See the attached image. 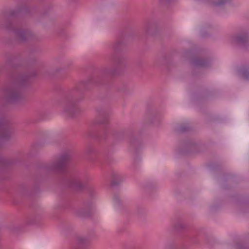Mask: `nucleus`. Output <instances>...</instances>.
<instances>
[{"label":"nucleus","mask_w":249,"mask_h":249,"mask_svg":"<svg viewBox=\"0 0 249 249\" xmlns=\"http://www.w3.org/2000/svg\"><path fill=\"white\" fill-rule=\"evenodd\" d=\"M189 129V126L185 125H182L179 127V131L180 132H185L188 131Z\"/></svg>","instance_id":"2eb2a0df"},{"label":"nucleus","mask_w":249,"mask_h":249,"mask_svg":"<svg viewBox=\"0 0 249 249\" xmlns=\"http://www.w3.org/2000/svg\"><path fill=\"white\" fill-rule=\"evenodd\" d=\"M70 158V156L67 154L62 155L52 163L48 164L46 167V170L49 171H62L65 169Z\"/></svg>","instance_id":"7ed1b4c3"},{"label":"nucleus","mask_w":249,"mask_h":249,"mask_svg":"<svg viewBox=\"0 0 249 249\" xmlns=\"http://www.w3.org/2000/svg\"><path fill=\"white\" fill-rule=\"evenodd\" d=\"M6 160L2 157H0V165L5 164Z\"/></svg>","instance_id":"f3484780"},{"label":"nucleus","mask_w":249,"mask_h":249,"mask_svg":"<svg viewBox=\"0 0 249 249\" xmlns=\"http://www.w3.org/2000/svg\"><path fill=\"white\" fill-rule=\"evenodd\" d=\"M206 61L204 60H198L196 61V64L198 66L204 67L206 66Z\"/></svg>","instance_id":"4468645a"},{"label":"nucleus","mask_w":249,"mask_h":249,"mask_svg":"<svg viewBox=\"0 0 249 249\" xmlns=\"http://www.w3.org/2000/svg\"><path fill=\"white\" fill-rule=\"evenodd\" d=\"M0 29L12 32L18 41H25L32 35L30 30L23 28L8 19H4L0 21Z\"/></svg>","instance_id":"f257e3e1"},{"label":"nucleus","mask_w":249,"mask_h":249,"mask_svg":"<svg viewBox=\"0 0 249 249\" xmlns=\"http://www.w3.org/2000/svg\"><path fill=\"white\" fill-rule=\"evenodd\" d=\"M1 92L2 97L9 102L18 101L21 97V94L19 89L13 86L4 88Z\"/></svg>","instance_id":"f03ea898"},{"label":"nucleus","mask_w":249,"mask_h":249,"mask_svg":"<svg viewBox=\"0 0 249 249\" xmlns=\"http://www.w3.org/2000/svg\"><path fill=\"white\" fill-rule=\"evenodd\" d=\"M93 151V149L92 147H89L87 150V153H92Z\"/></svg>","instance_id":"6ab92c4d"},{"label":"nucleus","mask_w":249,"mask_h":249,"mask_svg":"<svg viewBox=\"0 0 249 249\" xmlns=\"http://www.w3.org/2000/svg\"><path fill=\"white\" fill-rule=\"evenodd\" d=\"M27 79V77H24L23 79L19 80L18 81V85H23L24 83L26 81Z\"/></svg>","instance_id":"dca6fc26"},{"label":"nucleus","mask_w":249,"mask_h":249,"mask_svg":"<svg viewBox=\"0 0 249 249\" xmlns=\"http://www.w3.org/2000/svg\"><path fill=\"white\" fill-rule=\"evenodd\" d=\"M121 45L120 41L115 42L112 46L114 53L111 56V60L115 67H118L123 64L124 59L123 56L117 54Z\"/></svg>","instance_id":"20e7f679"},{"label":"nucleus","mask_w":249,"mask_h":249,"mask_svg":"<svg viewBox=\"0 0 249 249\" xmlns=\"http://www.w3.org/2000/svg\"><path fill=\"white\" fill-rule=\"evenodd\" d=\"M241 74L244 79H248L249 77V71L247 68H242L240 70Z\"/></svg>","instance_id":"f8f14e48"},{"label":"nucleus","mask_w":249,"mask_h":249,"mask_svg":"<svg viewBox=\"0 0 249 249\" xmlns=\"http://www.w3.org/2000/svg\"><path fill=\"white\" fill-rule=\"evenodd\" d=\"M171 0H159L160 3L162 4H166L170 2Z\"/></svg>","instance_id":"a211bd4d"},{"label":"nucleus","mask_w":249,"mask_h":249,"mask_svg":"<svg viewBox=\"0 0 249 249\" xmlns=\"http://www.w3.org/2000/svg\"><path fill=\"white\" fill-rule=\"evenodd\" d=\"M87 240L84 237H79L78 239L77 244L72 249H86Z\"/></svg>","instance_id":"6e6552de"},{"label":"nucleus","mask_w":249,"mask_h":249,"mask_svg":"<svg viewBox=\"0 0 249 249\" xmlns=\"http://www.w3.org/2000/svg\"><path fill=\"white\" fill-rule=\"evenodd\" d=\"M12 133V129L3 119L0 120V141L9 138Z\"/></svg>","instance_id":"0eeeda50"},{"label":"nucleus","mask_w":249,"mask_h":249,"mask_svg":"<svg viewBox=\"0 0 249 249\" xmlns=\"http://www.w3.org/2000/svg\"><path fill=\"white\" fill-rule=\"evenodd\" d=\"M68 186L75 190H80L84 188L86 185L85 182H83L79 177L71 176L69 178L67 182Z\"/></svg>","instance_id":"39448f33"},{"label":"nucleus","mask_w":249,"mask_h":249,"mask_svg":"<svg viewBox=\"0 0 249 249\" xmlns=\"http://www.w3.org/2000/svg\"><path fill=\"white\" fill-rule=\"evenodd\" d=\"M228 0H217L212 2L213 4L216 6H220L224 4Z\"/></svg>","instance_id":"ddd939ff"},{"label":"nucleus","mask_w":249,"mask_h":249,"mask_svg":"<svg viewBox=\"0 0 249 249\" xmlns=\"http://www.w3.org/2000/svg\"><path fill=\"white\" fill-rule=\"evenodd\" d=\"M233 40L235 42L243 45L248 41V37L246 35H241L234 37Z\"/></svg>","instance_id":"1a4fd4ad"},{"label":"nucleus","mask_w":249,"mask_h":249,"mask_svg":"<svg viewBox=\"0 0 249 249\" xmlns=\"http://www.w3.org/2000/svg\"><path fill=\"white\" fill-rule=\"evenodd\" d=\"M79 108L73 101L68 102L64 106V112L68 116L73 117L79 112Z\"/></svg>","instance_id":"423d86ee"},{"label":"nucleus","mask_w":249,"mask_h":249,"mask_svg":"<svg viewBox=\"0 0 249 249\" xmlns=\"http://www.w3.org/2000/svg\"><path fill=\"white\" fill-rule=\"evenodd\" d=\"M112 183L113 185H116L117 184V183L115 181H114L112 182Z\"/></svg>","instance_id":"aec40b11"},{"label":"nucleus","mask_w":249,"mask_h":249,"mask_svg":"<svg viewBox=\"0 0 249 249\" xmlns=\"http://www.w3.org/2000/svg\"><path fill=\"white\" fill-rule=\"evenodd\" d=\"M89 208H81L77 211V214L80 216H85L89 214Z\"/></svg>","instance_id":"9b49d317"},{"label":"nucleus","mask_w":249,"mask_h":249,"mask_svg":"<svg viewBox=\"0 0 249 249\" xmlns=\"http://www.w3.org/2000/svg\"><path fill=\"white\" fill-rule=\"evenodd\" d=\"M107 121L108 120L106 115L103 113L99 115L98 118L95 120V123L104 124L107 123Z\"/></svg>","instance_id":"9d476101"}]
</instances>
